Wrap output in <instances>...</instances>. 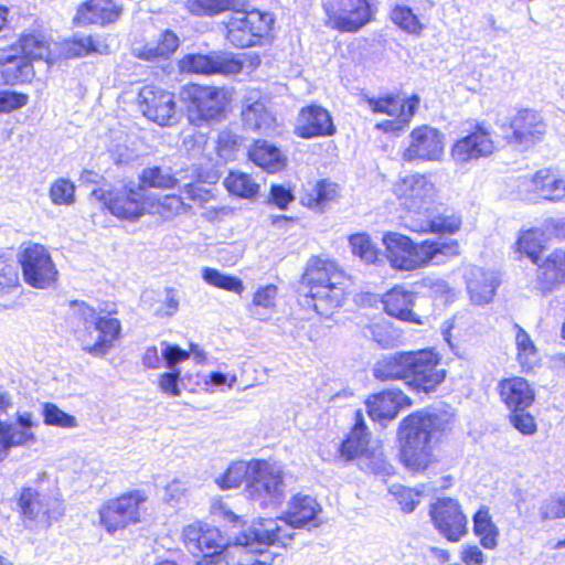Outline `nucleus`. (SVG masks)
<instances>
[{"mask_svg": "<svg viewBox=\"0 0 565 565\" xmlns=\"http://www.w3.org/2000/svg\"><path fill=\"white\" fill-rule=\"evenodd\" d=\"M452 420L447 412L415 413L399 425L401 459L413 471L424 470L431 461L433 440Z\"/></svg>", "mask_w": 565, "mask_h": 565, "instance_id": "nucleus-1", "label": "nucleus"}, {"mask_svg": "<svg viewBox=\"0 0 565 565\" xmlns=\"http://www.w3.org/2000/svg\"><path fill=\"white\" fill-rule=\"evenodd\" d=\"M342 274L332 262L311 258L302 275L299 297L302 306L312 307L320 316L329 317L344 301Z\"/></svg>", "mask_w": 565, "mask_h": 565, "instance_id": "nucleus-2", "label": "nucleus"}, {"mask_svg": "<svg viewBox=\"0 0 565 565\" xmlns=\"http://www.w3.org/2000/svg\"><path fill=\"white\" fill-rule=\"evenodd\" d=\"M386 257L394 269L412 271L426 267L433 260L439 262V256H456L459 245L456 241H423L414 243L408 236L388 232L383 236Z\"/></svg>", "mask_w": 565, "mask_h": 565, "instance_id": "nucleus-3", "label": "nucleus"}, {"mask_svg": "<svg viewBox=\"0 0 565 565\" xmlns=\"http://www.w3.org/2000/svg\"><path fill=\"white\" fill-rule=\"evenodd\" d=\"M70 306L71 322L82 349L94 356L105 355L120 334V321L98 316L84 301L75 300Z\"/></svg>", "mask_w": 565, "mask_h": 565, "instance_id": "nucleus-4", "label": "nucleus"}, {"mask_svg": "<svg viewBox=\"0 0 565 565\" xmlns=\"http://www.w3.org/2000/svg\"><path fill=\"white\" fill-rule=\"evenodd\" d=\"M17 47L0 51L1 73L8 84L31 81L34 75L31 60H45L50 55V49L45 41L35 34H26L20 39V52Z\"/></svg>", "mask_w": 565, "mask_h": 565, "instance_id": "nucleus-5", "label": "nucleus"}, {"mask_svg": "<svg viewBox=\"0 0 565 565\" xmlns=\"http://www.w3.org/2000/svg\"><path fill=\"white\" fill-rule=\"evenodd\" d=\"M273 22V17L267 12L239 10L234 4L223 21L225 38L235 47H250L269 33Z\"/></svg>", "mask_w": 565, "mask_h": 565, "instance_id": "nucleus-6", "label": "nucleus"}, {"mask_svg": "<svg viewBox=\"0 0 565 565\" xmlns=\"http://www.w3.org/2000/svg\"><path fill=\"white\" fill-rule=\"evenodd\" d=\"M245 491L263 508H275L285 498L282 471L266 460H252V477Z\"/></svg>", "mask_w": 565, "mask_h": 565, "instance_id": "nucleus-7", "label": "nucleus"}, {"mask_svg": "<svg viewBox=\"0 0 565 565\" xmlns=\"http://www.w3.org/2000/svg\"><path fill=\"white\" fill-rule=\"evenodd\" d=\"M372 0H323L326 25L353 33L374 19Z\"/></svg>", "mask_w": 565, "mask_h": 565, "instance_id": "nucleus-8", "label": "nucleus"}, {"mask_svg": "<svg viewBox=\"0 0 565 565\" xmlns=\"http://www.w3.org/2000/svg\"><path fill=\"white\" fill-rule=\"evenodd\" d=\"M18 507L25 529L33 530L39 522L50 527L64 514L61 500L47 498L32 487H23Z\"/></svg>", "mask_w": 565, "mask_h": 565, "instance_id": "nucleus-9", "label": "nucleus"}, {"mask_svg": "<svg viewBox=\"0 0 565 565\" xmlns=\"http://www.w3.org/2000/svg\"><path fill=\"white\" fill-rule=\"evenodd\" d=\"M93 198L102 202L118 218L135 221L145 214V193L140 185H124L118 189H94Z\"/></svg>", "mask_w": 565, "mask_h": 565, "instance_id": "nucleus-10", "label": "nucleus"}, {"mask_svg": "<svg viewBox=\"0 0 565 565\" xmlns=\"http://www.w3.org/2000/svg\"><path fill=\"white\" fill-rule=\"evenodd\" d=\"M183 98L189 100V119L200 126L202 122L220 120L225 108V94L217 87L189 85L183 89Z\"/></svg>", "mask_w": 565, "mask_h": 565, "instance_id": "nucleus-11", "label": "nucleus"}, {"mask_svg": "<svg viewBox=\"0 0 565 565\" xmlns=\"http://www.w3.org/2000/svg\"><path fill=\"white\" fill-rule=\"evenodd\" d=\"M146 501L140 491H130L104 502L99 510L100 525L109 533L140 521L139 507Z\"/></svg>", "mask_w": 565, "mask_h": 565, "instance_id": "nucleus-12", "label": "nucleus"}, {"mask_svg": "<svg viewBox=\"0 0 565 565\" xmlns=\"http://www.w3.org/2000/svg\"><path fill=\"white\" fill-rule=\"evenodd\" d=\"M181 73L202 75H235L243 70V62L232 53L213 51L207 54L190 53L179 61Z\"/></svg>", "mask_w": 565, "mask_h": 565, "instance_id": "nucleus-13", "label": "nucleus"}, {"mask_svg": "<svg viewBox=\"0 0 565 565\" xmlns=\"http://www.w3.org/2000/svg\"><path fill=\"white\" fill-rule=\"evenodd\" d=\"M24 281L34 288L51 286L57 275L49 252L40 244L25 247L19 257Z\"/></svg>", "mask_w": 565, "mask_h": 565, "instance_id": "nucleus-14", "label": "nucleus"}, {"mask_svg": "<svg viewBox=\"0 0 565 565\" xmlns=\"http://www.w3.org/2000/svg\"><path fill=\"white\" fill-rule=\"evenodd\" d=\"M407 385L417 392L434 391L446 376L439 359L431 350L412 351Z\"/></svg>", "mask_w": 565, "mask_h": 565, "instance_id": "nucleus-15", "label": "nucleus"}, {"mask_svg": "<svg viewBox=\"0 0 565 565\" xmlns=\"http://www.w3.org/2000/svg\"><path fill=\"white\" fill-rule=\"evenodd\" d=\"M138 102L143 116L160 126H170L177 120L174 95L163 88L142 87Z\"/></svg>", "mask_w": 565, "mask_h": 565, "instance_id": "nucleus-16", "label": "nucleus"}, {"mask_svg": "<svg viewBox=\"0 0 565 565\" xmlns=\"http://www.w3.org/2000/svg\"><path fill=\"white\" fill-rule=\"evenodd\" d=\"M435 527L450 542H458L467 532V519L457 500L438 499L430 509Z\"/></svg>", "mask_w": 565, "mask_h": 565, "instance_id": "nucleus-17", "label": "nucleus"}, {"mask_svg": "<svg viewBox=\"0 0 565 565\" xmlns=\"http://www.w3.org/2000/svg\"><path fill=\"white\" fill-rule=\"evenodd\" d=\"M505 138L509 143L527 149L541 141L546 132L542 116L533 109H521L511 119Z\"/></svg>", "mask_w": 565, "mask_h": 565, "instance_id": "nucleus-18", "label": "nucleus"}, {"mask_svg": "<svg viewBox=\"0 0 565 565\" xmlns=\"http://www.w3.org/2000/svg\"><path fill=\"white\" fill-rule=\"evenodd\" d=\"M444 153V135L427 125L416 127L409 135V145L403 153L406 161L439 160Z\"/></svg>", "mask_w": 565, "mask_h": 565, "instance_id": "nucleus-19", "label": "nucleus"}, {"mask_svg": "<svg viewBox=\"0 0 565 565\" xmlns=\"http://www.w3.org/2000/svg\"><path fill=\"white\" fill-rule=\"evenodd\" d=\"M295 532L284 518L259 519L249 526L239 544L252 546L253 543L265 545L287 546L292 541Z\"/></svg>", "mask_w": 565, "mask_h": 565, "instance_id": "nucleus-20", "label": "nucleus"}, {"mask_svg": "<svg viewBox=\"0 0 565 565\" xmlns=\"http://www.w3.org/2000/svg\"><path fill=\"white\" fill-rule=\"evenodd\" d=\"M337 128L330 113L319 105L302 107L297 116L294 134L302 139L333 136Z\"/></svg>", "mask_w": 565, "mask_h": 565, "instance_id": "nucleus-21", "label": "nucleus"}, {"mask_svg": "<svg viewBox=\"0 0 565 565\" xmlns=\"http://www.w3.org/2000/svg\"><path fill=\"white\" fill-rule=\"evenodd\" d=\"M32 414L18 413L17 423L0 420V461L3 460L12 447L23 446L35 440L31 428L34 426Z\"/></svg>", "mask_w": 565, "mask_h": 565, "instance_id": "nucleus-22", "label": "nucleus"}, {"mask_svg": "<svg viewBox=\"0 0 565 565\" xmlns=\"http://www.w3.org/2000/svg\"><path fill=\"white\" fill-rule=\"evenodd\" d=\"M395 191L409 210L417 211L435 194V185L427 175L414 173L397 182Z\"/></svg>", "mask_w": 565, "mask_h": 565, "instance_id": "nucleus-23", "label": "nucleus"}, {"mask_svg": "<svg viewBox=\"0 0 565 565\" xmlns=\"http://www.w3.org/2000/svg\"><path fill=\"white\" fill-rule=\"evenodd\" d=\"M411 398L399 390H387L374 394L366 401L369 416L374 420H392L401 409L411 406Z\"/></svg>", "mask_w": 565, "mask_h": 565, "instance_id": "nucleus-24", "label": "nucleus"}, {"mask_svg": "<svg viewBox=\"0 0 565 565\" xmlns=\"http://www.w3.org/2000/svg\"><path fill=\"white\" fill-rule=\"evenodd\" d=\"M493 149L489 132L479 127L454 145L451 156L456 162L466 163L491 154Z\"/></svg>", "mask_w": 565, "mask_h": 565, "instance_id": "nucleus-25", "label": "nucleus"}, {"mask_svg": "<svg viewBox=\"0 0 565 565\" xmlns=\"http://www.w3.org/2000/svg\"><path fill=\"white\" fill-rule=\"evenodd\" d=\"M320 511L321 508L315 498L298 493L288 502L282 518L294 531V529L306 525L318 526L317 515Z\"/></svg>", "mask_w": 565, "mask_h": 565, "instance_id": "nucleus-26", "label": "nucleus"}, {"mask_svg": "<svg viewBox=\"0 0 565 565\" xmlns=\"http://www.w3.org/2000/svg\"><path fill=\"white\" fill-rule=\"evenodd\" d=\"M466 284L471 301L483 305L492 300L499 279L494 271L473 266L466 273Z\"/></svg>", "mask_w": 565, "mask_h": 565, "instance_id": "nucleus-27", "label": "nucleus"}, {"mask_svg": "<svg viewBox=\"0 0 565 565\" xmlns=\"http://www.w3.org/2000/svg\"><path fill=\"white\" fill-rule=\"evenodd\" d=\"M242 552V544H230L216 527H207V544L203 552V559L196 563L230 565L235 555Z\"/></svg>", "mask_w": 565, "mask_h": 565, "instance_id": "nucleus-28", "label": "nucleus"}, {"mask_svg": "<svg viewBox=\"0 0 565 565\" xmlns=\"http://www.w3.org/2000/svg\"><path fill=\"white\" fill-rule=\"evenodd\" d=\"M500 396L510 412L525 411L534 402V391L522 377L505 379L500 382Z\"/></svg>", "mask_w": 565, "mask_h": 565, "instance_id": "nucleus-29", "label": "nucleus"}, {"mask_svg": "<svg viewBox=\"0 0 565 565\" xmlns=\"http://www.w3.org/2000/svg\"><path fill=\"white\" fill-rule=\"evenodd\" d=\"M384 309L391 317L402 321L422 324L420 317L413 311L415 295L402 287H395L383 298Z\"/></svg>", "mask_w": 565, "mask_h": 565, "instance_id": "nucleus-30", "label": "nucleus"}, {"mask_svg": "<svg viewBox=\"0 0 565 565\" xmlns=\"http://www.w3.org/2000/svg\"><path fill=\"white\" fill-rule=\"evenodd\" d=\"M120 9L113 0H88L77 10L74 21L77 24H100L105 25L118 20Z\"/></svg>", "mask_w": 565, "mask_h": 565, "instance_id": "nucleus-31", "label": "nucleus"}, {"mask_svg": "<svg viewBox=\"0 0 565 565\" xmlns=\"http://www.w3.org/2000/svg\"><path fill=\"white\" fill-rule=\"evenodd\" d=\"M412 351L382 356L373 366V375L380 381L402 380L407 384Z\"/></svg>", "mask_w": 565, "mask_h": 565, "instance_id": "nucleus-32", "label": "nucleus"}, {"mask_svg": "<svg viewBox=\"0 0 565 565\" xmlns=\"http://www.w3.org/2000/svg\"><path fill=\"white\" fill-rule=\"evenodd\" d=\"M339 196V186L328 180L317 181L310 184L305 193L301 195V203L309 209L323 212L330 202H333Z\"/></svg>", "mask_w": 565, "mask_h": 565, "instance_id": "nucleus-33", "label": "nucleus"}, {"mask_svg": "<svg viewBox=\"0 0 565 565\" xmlns=\"http://www.w3.org/2000/svg\"><path fill=\"white\" fill-rule=\"evenodd\" d=\"M248 154L253 162L268 172L280 171L286 166V157L266 140H257Z\"/></svg>", "mask_w": 565, "mask_h": 565, "instance_id": "nucleus-34", "label": "nucleus"}, {"mask_svg": "<svg viewBox=\"0 0 565 565\" xmlns=\"http://www.w3.org/2000/svg\"><path fill=\"white\" fill-rule=\"evenodd\" d=\"M242 119L247 129L260 132L269 131L275 121V118L267 110L265 104L259 100L243 107Z\"/></svg>", "mask_w": 565, "mask_h": 565, "instance_id": "nucleus-35", "label": "nucleus"}, {"mask_svg": "<svg viewBox=\"0 0 565 565\" xmlns=\"http://www.w3.org/2000/svg\"><path fill=\"white\" fill-rule=\"evenodd\" d=\"M180 41L177 34L170 30L161 33L156 44L149 43L145 45L137 54L139 58L146 61H156L160 58H169L179 47Z\"/></svg>", "mask_w": 565, "mask_h": 565, "instance_id": "nucleus-36", "label": "nucleus"}, {"mask_svg": "<svg viewBox=\"0 0 565 565\" xmlns=\"http://www.w3.org/2000/svg\"><path fill=\"white\" fill-rule=\"evenodd\" d=\"M534 189L541 198L550 201H558L565 196V182L557 179L550 170L537 171L532 180Z\"/></svg>", "mask_w": 565, "mask_h": 565, "instance_id": "nucleus-37", "label": "nucleus"}, {"mask_svg": "<svg viewBox=\"0 0 565 565\" xmlns=\"http://www.w3.org/2000/svg\"><path fill=\"white\" fill-rule=\"evenodd\" d=\"M108 46L93 36H74L63 44V54L67 58L81 57L90 53H106Z\"/></svg>", "mask_w": 565, "mask_h": 565, "instance_id": "nucleus-38", "label": "nucleus"}, {"mask_svg": "<svg viewBox=\"0 0 565 565\" xmlns=\"http://www.w3.org/2000/svg\"><path fill=\"white\" fill-rule=\"evenodd\" d=\"M461 218L456 214H440L425 223L409 224L407 227L417 233H455L460 228Z\"/></svg>", "mask_w": 565, "mask_h": 565, "instance_id": "nucleus-39", "label": "nucleus"}, {"mask_svg": "<svg viewBox=\"0 0 565 565\" xmlns=\"http://www.w3.org/2000/svg\"><path fill=\"white\" fill-rule=\"evenodd\" d=\"M363 333L366 338H371L383 349L394 347L399 337L391 321L385 318L373 320L371 323L365 326Z\"/></svg>", "mask_w": 565, "mask_h": 565, "instance_id": "nucleus-40", "label": "nucleus"}, {"mask_svg": "<svg viewBox=\"0 0 565 565\" xmlns=\"http://www.w3.org/2000/svg\"><path fill=\"white\" fill-rule=\"evenodd\" d=\"M473 532L480 537V543L484 548H494L497 546L498 529L489 515L486 508L479 509L473 515Z\"/></svg>", "mask_w": 565, "mask_h": 565, "instance_id": "nucleus-41", "label": "nucleus"}, {"mask_svg": "<svg viewBox=\"0 0 565 565\" xmlns=\"http://www.w3.org/2000/svg\"><path fill=\"white\" fill-rule=\"evenodd\" d=\"M140 186L142 191L146 186L158 189H170L177 183L171 168L148 167L142 170L139 175Z\"/></svg>", "mask_w": 565, "mask_h": 565, "instance_id": "nucleus-42", "label": "nucleus"}, {"mask_svg": "<svg viewBox=\"0 0 565 565\" xmlns=\"http://www.w3.org/2000/svg\"><path fill=\"white\" fill-rule=\"evenodd\" d=\"M224 185L232 194L246 199L255 196L259 189L249 174L238 171L230 172Z\"/></svg>", "mask_w": 565, "mask_h": 565, "instance_id": "nucleus-43", "label": "nucleus"}, {"mask_svg": "<svg viewBox=\"0 0 565 565\" xmlns=\"http://www.w3.org/2000/svg\"><path fill=\"white\" fill-rule=\"evenodd\" d=\"M252 477V461L233 462L223 476L216 479L217 484L222 489H233L241 486L245 480L246 483Z\"/></svg>", "mask_w": 565, "mask_h": 565, "instance_id": "nucleus-44", "label": "nucleus"}, {"mask_svg": "<svg viewBox=\"0 0 565 565\" xmlns=\"http://www.w3.org/2000/svg\"><path fill=\"white\" fill-rule=\"evenodd\" d=\"M514 329L516 330L515 344L518 349V361L522 369L531 370L537 360L536 348L527 332L522 327L514 324Z\"/></svg>", "mask_w": 565, "mask_h": 565, "instance_id": "nucleus-45", "label": "nucleus"}, {"mask_svg": "<svg viewBox=\"0 0 565 565\" xmlns=\"http://www.w3.org/2000/svg\"><path fill=\"white\" fill-rule=\"evenodd\" d=\"M203 280L216 288L241 294L244 290L243 281L234 276L226 275L211 267L202 269Z\"/></svg>", "mask_w": 565, "mask_h": 565, "instance_id": "nucleus-46", "label": "nucleus"}, {"mask_svg": "<svg viewBox=\"0 0 565 565\" xmlns=\"http://www.w3.org/2000/svg\"><path fill=\"white\" fill-rule=\"evenodd\" d=\"M207 527L198 523L190 524L183 530L184 544L194 556H203L207 544Z\"/></svg>", "mask_w": 565, "mask_h": 565, "instance_id": "nucleus-47", "label": "nucleus"}, {"mask_svg": "<svg viewBox=\"0 0 565 565\" xmlns=\"http://www.w3.org/2000/svg\"><path fill=\"white\" fill-rule=\"evenodd\" d=\"M540 270L550 281L565 280V249H556L547 256Z\"/></svg>", "mask_w": 565, "mask_h": 565, "instance_id": "nucleus-48", "label": "nucleus"}, {"mask_svg": "<svg viewBox=\"0 0 565 565\" xmlns=\"http://www.w3.org/2000/svg\"><path fill=\"white\" fill-rule=\"evenodd\" d=\"M540 236L539 231L529 230L523 232L516 242L518 252L527 256L534 264H539L543 249Z\"/></svg>", "mask_w": 565, "mask_h": 565, "instance_id": "nucleus-49", "label": "nucleus"}, {"mask_svg": "<svg viewBox=\"0 0 565 565\" xmlns=\"http://www.w3.org/2000/svg\"><path fill=\"white\" fill-rule=\"evenodd\" d=\"M234 4L232 0H188L186 2L190 12L196 15H215L230 11Z\"/></svg>", "mask_w": 565, "mask_h": 565, "instance_id": "nucleus-50", "label": "nucleus"}, {"mask_svg": "<svg viewBox=\"0 0 565 565\" xmlns=\"http://www.w3.org/2000/svg\"><path fill=\"white\" fill-rule=\"evenodd\" d=\"M352 253L367 264H373L377 259V249L371 242L367 234L359 233L350 237Z\"/></svg>", "mask_w": 565, "mask_h": 565, "instance_id": "nucleus-51", "label": "nucleus"}, {"mask_svg": "<svg viewBox=\"0 0 565 565\" xmlns=\"http://www.w3.org/2000/svg\"><path fill=\"white\" fill-rule=\"evenodd\" d=\"M51 201L56 205H71L75 202V185L67 179H58L51 184Z\"/></svg>", "mask_w": 565, "mask_h": 565, "instance_id": "nucleus-52", "label": "nucleus"}, {"mask_svg": "<svg viewBox=\"0 0 565 565\" xmlns=\"http://www.w3.org/2000/svg\"><path fill=\"white\" fill-rule=\"evenodd\" d=\"M42 414L46 425L64 428H72L76 426V418L63 412L53 403H45L43 405Z\"/></svg>", "mask_w": 565, "mask_h": 565, "instance_id": "nucleus-53", "label": "nucleus"}, {"mask_svg": "<svg viewBox=\"0 0 565 565\" xmlns=\"http://www.w3.org/2000/svg\"><path fill=\"white\" fill-rule=\"evenodd\" d=\"M367 105L373 113H381L387 116H399L404 111V105L395 96H385L381 98H367Z\"/></svg>", "mask_w": 565, "mask_h": 565, "instance_id": "nucleus-54", "label": "nucleus"}, {"mask_svg": "<svg viewBox=\"0 0 565 565\" xmlns=\"http://www.w3.org/2000/svg\"><path fill=\"white\" fill-rule=\"evenodd\" d=\"M392 21L408 33H418L422 24L408 7L396 6L391 14Z\"/></svg>", "mask_w": 565, "mask_h": 565, "instance_id": "nucleus-55", "label": "nucleus"}, {"mask_svg": "<svg viewBox=\"0 0 565 565\" xmlns=\"http://www.w3.org/2000/svg\"><path fill=\"white\" fill-rule=\"evenodd\" d=\"M369 438V436L356 435V431L350 433L347 439L341 444V455L347 460L360 457L366 450Z\"/></svg>", "mask_w": 565, "mask_h": 565, "instance_id": "nucleus-56", "label": "nucleus"}, {"mask_svg": "<svg viewBox=\"0 0 565 565\" xmlns=\"http://www.w3.org/2000/svg\"><path fill=\"white\" fill-rule=\"evenodd\" d=\"M207 135L196 129H188L182 132V145L191 156L203 153L207 145Z\"/></svg>", "mask_w": 565, "mask_h": 565, "instance_id": "nucleus-57", "label": "nucleus"}, {"mask_svg": "<svg viewBox=\"0 0 565 565\" xmlns=\"http://www.w3.org/2000/svg\"><path fill=\"white\" fill-rule=\"evenodd\" d=\"M161 355L169 370H178L177 365L190 358V352L181 349L177 344H170L166 341L161 342Z\"/></svg>", "mask_w": 565, "mask_h": 565, "instance_id": "nucleus-58", "label": "nucleus"}, {"mask_svg": "<svg viewBox=\"0 0 565 565\" xmlns=\"http://www.w3.org/2000/svg\"><path fill=\"white\" fill-rule=\"evenodd\" d=\"M542 520L565 518V495L546 499L540 507Z\"/></svg>", "mask_w": 565, "mask_h": 565, "instance_id": "nucleus-59", "label": "nucleus"}, {"mask_svg": "<svg viewBox=\"0 0 565 565\" xmlns=\"http://www.w3.org/2000/svg\"><path fill=\"white\" fill-rule=\"evenodd\" d=\"M510 423L523 435H533L537 427L534 417L526 409L511 412Z\"/></svg>", "mask_w": 565, "mask_h": 565, "instance_id": "nucleus-60", "label": "nucleus"}, {"mask_svg": "<svg viewBox=\"0 0 565 565\" xmlns=\"http://www.w3.org/2000/svg\"><path fill=\"white\" fill-rule=\"evenodd\" d=\"M28 95L13 90H0V113H10L26 105Z\"/></svg>", "mask_w": 565, "mask_h": 565, "instance_id": "nucleus-61", "label": "nucleus"}, {"mask_svg": "<svg viewBox=\"0 0 565 565\" xmlns=\"http://www.w3.org/2000/svg\"><path fill=\"white\" fill-rule=\"evenodd\" d=\"M180 375V370H170L169 372L161 374L159 379L160 390L169 395L179 396L181 394V390L179 387Z\"/></svg>", "mask_w": 565, "mask_h": 565, "instance_id": "nucleus-62", "label": "nucleus"}, {"mask_svg": "<svg viewBox=\"0 0 565 565\" xmlns=\"http://www.w3.org/2000/svg\"><path fill=\"white\" fill-rule=\"evenodd\" d=\"M277 297V287L275 285H267L257 289L253 298L254 307H262L265 309L273 308Z\"/></svg>", "mask_w": 565, "mask_h": 565, "instance_id": "nucleus-63", "label": "nucleus"}, {"mask_svg": "<svg viewBox=\"0 0 565 565\" xmlns=\"http://www.w3.org/2000/svg\"><path fill=\"white\" fill-rule=\"evenodd\" d=\"M418 284L430 296L435 297L443 296L450 290L448 282L438 277H424Z\"/></svg>", "mask_w": 565, "mask_h": 565, "instance_id": "nucleus-64", "label": "nucleus"}]
</instances>
